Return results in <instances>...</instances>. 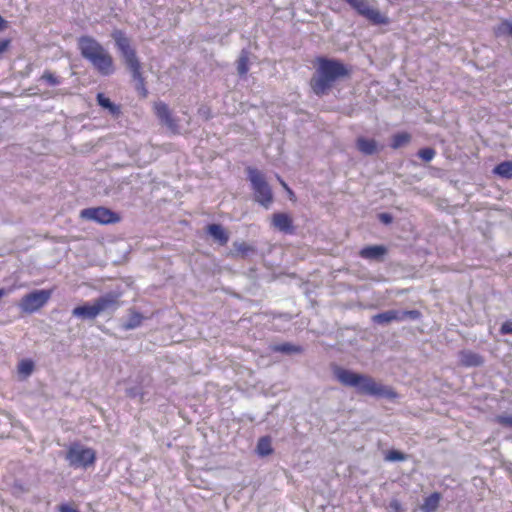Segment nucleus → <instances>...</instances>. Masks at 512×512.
<instances>
[{"mask_svg": "<svg viewBox=\"0 0 512 512\" xmlns=\"http://www.w3.org/2000/svg\"><path fill=\"white\" fill-rule=\"evenodd\" d=\"M272 225L275 229L284 234L292 235L295 232L293 220L288 213H274L272 216Z\"/></svg>", "mask_w": 512, "mask_h": 512, "instance_id": "12", "label": "nucleus"}, {"mask_svg": "<svg viewBox=\"0 0 512 512\" xmlns=\"http://www.w3.org/2000/svg\"><path fill=\"white\" fill-rule=\"evenodd\" d=\"M281 183L290 193H292V191L287 187L286 183H284L283 181H281Z\"/></svg>", "mask_w": 512, "mask_h": 512, "instance_id": "42", "label": "nucleus"}, {"mask_svg": "<svg viewBox=\"0 0 512 512\" xmlns=\"http://www.w3.org/2000/svg\"><path fill=\"white\" fill-rule=\"evenodd\" d=\"M494 34L497 37L510 36L512 37V21L503 20L499 25L494 28Z\"/></svg>", "mask_w": 512, "mask_h": 512, "instance_id": "27", "label": "nucleus"}, {"mask_svg": "<svg viewBox=\"0 0 512 512\" xmlns=\"http://www.w3.org/2000/svg\"><path fill=\"white\" fill-rule=\"evenodd\" d=\"M256 452L261 457H266L273 453L272 440L270 436H263L259 438L256 446Z\"/></svg>", "mask_w": 512, "mask_h": 512, "instance_id": "22", "label": "nucleus"}, {"mask_svg": "<svg viewBox=\"0 0 512 512\" xmlns=\"http://www.w3.org/2000/svg\"><path fill=\"white\" fill-rule=\"evenodd\" d=\"M81 56L90 62L93 68L102 76L114 73V61L110 53L93 37L81 36L78 39Z\"/></svg>", "mask_w": 512, "mask_h": 512, "instance_id": "3", "label": "nucleus"}, {"mask_svg": "<svg viewBox=\"0 0 512 512\" xmlns=\"http://www.w3.org/2000/svg\"><path fill=\"white\" fill-rule=\"evenodd\" d=\"M6 293H7V292H6V290H5L4 288H0V299H1L4 295H6Z\"/></svg>", "mask_w": 512, "mask_h": 512, "instance_id": "41", "label": "nucleus"}, {"mask_svg": "<svg viewBox=\"0 0 512 512\" xmlns=\"http://www.w3.org/2000/svg\"><path fill=\"white\" fill-rule=\"evenodd\" d=\"M247 175L254 192L255 201L266 209L269 208L273 202V193L265 176L262 172L252 167L247 168Z\"/></svg>", "mask_w": 512, "mask_h": 512, "instance_id": "5", "label": "nucleus"}, {"mask_svg": "<svg viewBox=\"0 0 512 512\" xmlns=\"http://www.w3.org/2000/svg\"><path fill=\"white\" fill-rule=\"evenodd\" d=\"M421 318V312L419 310H396L391 309L381 313H378L372 317L374 323L379 325H385L392 321L402 322L407 319L419 320Z\"/></svg>", "mask_w": 512, "mask_h": 512, "instance_id": "9", "label": "nucleus"}, {"mask_svg": "<svg viewBox=\"0 0 512 512\" xmlns=\"http://www.w3.org/2000/svg\"><path fill=\"white\" fill-rule=\"evenodd\" d=\"M249 51L242 49L237 60V72L242 77L249 71Z\"/></svg>", "mask_w": 512, "mask_h": 512, "instance_id": "23", "label": "nucleus"}, {"mask_svg": "<svg viewBox=\"0 0 512 512\" xmlns=\"http://www.w3.org/2000/svg\"><path fill=\"white\" fill-rule=\"evenodd\" d=\"M379 220L384 224H390L393 220V217L389 213H381L379 214Z\"/></svg>", "mask_w": 512, "mask_h": 512, "instance_id": "37", "label": "nucleus"}, {"mask_svg": "<svg viewBox=\"0 0 512 512\" xmlns=\"http://www.w3.org/2000/svg\"><path fill=\"white\" fill-rule=\"evenodd\" d=\"M272 352H279L286 355L300 354L303 348L300 345H295L289 342L274 344L270 347Z\"/></svg>", "mask_w": 512, "mask_h": 512, "instance_id": "20", "label": "nucleus"}, {"mask_svg": "<svg viewBox=\"0 0 512 512\" xmlns=\"http://www.w3.org/2000/svg\"><path fill=\"white\" fill-rule=\"evenodd\" d=\"M332 371L339 383L346 387L355 388L358 394L386 399L397 397V393L391 387L376 382L371 376L340 366H334Z\"/></svg>", "mask_w": 512, "mask_h": 512, "instance_id": "1", "label": "nucleus"}, {"mask_svg": "<svg viewBox=\"0 0 512 512\" xmlns=\"http://www.w3.org/2000/svg\"><path fill=\"white\" fill-rule=\"evenodd\" d=\"M81 218L90 220L98 224L107 225L120 221V216L106 207L85 208L80 212Z\"/></svg>", "mask_w": 512, "mask_h": 512, "instance_id": "10", "label": "nucleus"}, {"mask_svg": "<svg viewBox=\"0 0 512 512\" xmlns=\"http://www.w3.org/2000/svg\"><path fill=\"white\" fill-rule=\"evenodd\" d=\"M207 233L221 246H224L229 241V234L220 224H209L207 226Z\"/></svg>", "mask_w": 512, "mask_h": 512, "instance_id": "16", "label": "nucleus"}, {"mask_svg": "<svg viewBox=\"0 0 512 512\" xmlns=\"http://www.w3.org/2000/svg\"><path fill=\"white\" fill-rule=\"evenodd\" d=\"M407 459V455L403 452L395 449H391L385 456V460L395 462V461H404Z\"/></svg>", "mask_w": 512, "mask_h": 512, "instance_id": "32", "label": "nucleus"}, {"mask_svg": "<svg viewBox=\"0 0 512 512\" xmlns=\"http://www.w3.org/2000/svg\"><path fill=\"white\" fill-rule=\"evenodd\" d=\"M350 69L340 60L328 57H318L317 67L310 80V87L317 96L329 93L334 84L349 77Z\"/></svg>", "mask_w": 512, "mask_h": 512, "instance_id": "2", "label": "nucleus"}, {"mask_svg": "<svg viewBox=\"0 0 512 512\" xmlns=\"http://www.w3.org/2000/svg\"><path fill=\"white\" fill-rule=\"evenodd\" d=\"M349 4L359 15L366 18L374 25H387L389 18L383 15L378 9L369 6L367 0H344Z\"/></svg>", "mask_w": 512, "mask_h": 512, "instance_id": "8", "label": "nucleus"}, {"mask_svg": "<svg viewBox=\"0 0 512 512\" xmlns=\"http://www.w3.org/2000/svg\"><path fill=\"white\" fill-rule=\"evenodd\" d=\"M387 254V248L384 245L365 246L359 251V256L365 260L381 261Z\"/></svg>", "mask_w": 512, "mask_h": 512, "instance_id": "15", "label": "nucleus"}, {"mask_svg": "<svg viewBox=\"0 0 512 512\" xmlns=\"http://www.w3.org/2000/svg\"><path fill=\"white\" fill-rule=\"evenodd\" d=\"M69 466L77 468H87L93 465L96 460V452L92 448L85 447L79 443H72L65 456Z\"/></svg>", "mask_w": 512, "mask_h": 512, "instance_id": "6", "label": "nucleus"}, {"mask_svg": "<svg viewBox=\"0 0 512 512\" xmlns=\"http://www.w3.org/2000/svg\"><path fill=\"white\" fill-rule=\"evenodd\" d=\"M59 512H79V510L68 504H62L59 506Z\"/></svg>", "mask_w": 512, "mask_h": 512, "instance_id": "38", "label": "nucleus"}, {"mask_svg": "<svg viewBox=\"0 0 512 512\" xmlns=\"http://www.w3.org/2000/svg\"><path fill=\"white\" fill-rule=\"evenodd\" d=\"M441 500V494L434 492L424 499L421 505L422 512H435L439 506Z\"/></svg>", "mask_w": 512, "mask_h": 512, "instance_id": "21", "label": "nucleus"}, {"mask_svg": "<svg viewBox=\"0 0 512 512\" xmlns=\"http://www.w3.org/2000/svg\"><path fill=\"white\" fill-rule=\"evenodd\" d=\"M411 141V135L407 132L394 134L391 138L390 146L393 149H399Z\"/></svg>", "mask_w": 512, "mask_h": 512, "instance_id": "25", "label": "nucleus"}, {"mask_svg": "<svg viewBox=\"0 0 512 512\" xmlns=\"http://www.w3.org/2000/svg\"><path fill=\"white\" fill-rule=\"evenodd\" d=\"M51 291L46 289L34 290L25 294L18 303L19 309L23 313H34L40 310L49 301Z\"/></svg>", "mask_w": 512, "mask_h": 512, "instance_id": "7", "label": "nucleus"}, {"mask_svg": "<svg viewBox=\"0 0 512 512\" xmlns=\"http://www.w3.org/2000/svg\"><path fill=\"white\" fill-rule=\"evenodd\" d=\"M34 370V363L30 359L21 360L18 364V373L24 377H28Z\"/></svg>", "mask_w": 512, "mask_h": 512, "instance_id": "28", "label": "nucleus"}, {"mask_svg": "<svg viewBox=\"0 0 512 512\" xmlns=\"http://www.w3.org/2000/svg\"><path fill=\"white\" fill-rule=\"evenodd\" d=\"M42 80L46 81L49 86H57L60 84V80L57 76H55L52 72L46 70L42 77Z\"/></svg>", "mask_w": 512, "mask_h": 512, "instance_id": "33", "label": "nucleus"}, {"mask_svg": "<svg viewBox=\"0 0 512 512\" xmlns=\"http://www.w3.org/2000/svg\"><path fill=\"white\" fill-rule=\"evenodd\" d=\"M97 104L103 108L108 110V112L114 117L118 118L121 115V107L113 103L108 97H106L103 93H98L96 96Z\"/></svg>", "mask_w": 512, "mask_h": 512, "instance_id": "18", "label": "nucleus"}, {"mask_svg": "<svg viewBox=\"0 0 512 512\" xmlns=\"http://www.w3.org/2000/svg\"><path fill=\"white\" fill-rule=\"evenodd\" d=\"M502 335L512 334V320L505 321L500 328Z\"/></svg>", "mask_w": 512, "mask_h": 512, "instance_id": "36", "label": "nucleus"}, {"mask_svg": "<svg viewBox=\"0 0 512 512\" xmlns=\"http://www.w3.org/2000/svg\"><path fill=\"white\" fill-rule=\"evenodd\" d=\"M143 316L138 312H132L127 321L122 324L124 330H132L139 327L142 323Z\"/></svg>", "mask_w": 512, "mask_h": 512, "instance_id": "26", "label": "nucleus"}, {"mask_svg": "<svg viewBox=\"0 0 512 512\" xmlns=\"http://www.w3.org/2000/svg\"><path fill=\"white\" fill-rule=\"evenodd\" d=\"M458 356L460 365L466 368L480 367L484 364L483 356L471 350H462Z\"/></svg>", "mask_w": 512, "mask_h": 512, "instance_id": "14", "label": "nucleus"}, {"mask_svg": "<svg viewBox=\"0 0 512 512\" xmlns=\"http://www.w3.org/2000/svg\"><path fill=\"white\" fill-rule=\"evenodd\" d=\"M498 424L503 427L512 428V416L511 415H499L496 418Z\"/></svg>", "mask_w": 512, "mask_h": 512, "instance_id": "34", "label": "nucleus"}, {"mask_svg": "<svg viewBox=\"0 0 512 512\" xmlns=\"http://www.w3.org/2000/svg\"><path fill=\"white\" fill-rule=\"evenodd\" d=\"M254 251L253 247L245 242H234L232 255L246 256L248 253Z\"/></svg>", "mask_w": 512, "mask_h": 512, "instance_id": "29", "label": "nucleus"}, {"mask_svg": "<svg viewBox=\"0 0 512 512\" xmlns=\"http://www.w3.org/2000/svg\"><path fill=\"white\" fill-rule=\"evenodd\" d=\"M154 112L161 122V124L165 125L171 131L175 132L178 128L176 120L173 118L171 111L168 105L162 101H157L154 103Z\"/></svg>", "mask_w": 512, "mask_h": 512, "instance_id": "11", "label": "nucleus"}, {"mask_svg": "<svg viewBox=\"0 0 512 512\" xmlns=\"http://www.w3.org/2000/svg\"><path fill=\"white\" fill-rule=\"evenodd\" d=\"M417 155L419 158H421L423 161L425 162H430L436 155V151L434 148H431V147H425V148H421L418 152H417Z\"/></svg>", "mask_w": 512, "mask_h": 512, "instance_id": "31", "label": "nucleus"}, {"mask_svg": "<svg viewBox=\"0 0 512 512\" xmlns=\"http://www.w3.org/2000/svg\"><path fill=\"white\" fill-rule=\"evenodd\" d=\"M356 147L364 155H374L378 152V145L374 139L359 137L356 141Z\"/></svg>", "mask_w": 512, "mask_h": 512, "instance_id": "19", "label": "nucleus"}, {"mask_svg": "<svg viewBox=\"0 0 512 512\" xmlns=\"http://www.w3.org/2000/svg\"><path fill=\"white\" fill-rule=\"evenodd\" d=\"M9 45V39H0V55L8 49Z\"/></svg>", "mask_w": 512, "mask_h": 512, "instance_id": "39", "label": "nucleus"}, {"mask_svg": "<svg viewBox=\"0 0 512 512\" xmlns=\"http://www.w3.org/2000/svg\"><path fill=\"white\" fill-rule=\"evenodd\" d=\"M118 295L115 293H106L105 295L100 296L95 300V305L97 310H99V314L102 312H113L118 306Z\"/></svg>", "mask_w": 512, "mask_h": 512, "instance_id": "13", "label": "nucleus"}, {"mask_svg": "<svg viewBox=\"0 0 512 512\" xmlns=\"http://www.w3.org/2000/svg\"><path fill=\"white\" fill-rule=\"evenodd\" d=\"M389 509L391 512H403L404 508L398 499H392L389 503Z\"/></svg>", "mask_w": 512, "mask_h": 512, "instance_id": "35", "label": "nucleus"}, {"mask_svg": "<svg viewBox=\"0 0 512 512\" xmlns=\"http://www.w3.org/2000/svg\"><path fill=\"white\" fill-rule=\"evenodd\" d=\"M72 315L82 319H94L99 315V310H97L95 303L92 305L84 304L75 307L72 310Z\"/></svg>", "mask_w": 512, "mask_h": 512, "instance_id": "17", "label": "nucleus"}, {"mask_svg": "<svg viewBox=\"0 0 512 512\" xmlns=\"http://www.w3.org/2000/svg\"><path fill=\"white\" fill-rule=\"evenodd\" d=\"M7 22L4 20V18L0 15V31L4 30L6 28Z\"/></svg>", "mask_w": 512, "mask_h": 512, "instance_id": "40", "label": "nucleus"}, {"mask_svg": "<svg viewBox=\"0 0 512 512\" xmlns=\"http://www.w3.org/2000/svg\"><path fill=\"white\" fill-rule=\"evenodd\" d=\"M126 395L132 399L139 398L143 401L145 393L141 385H135L126 388Z\"/></svg>", "mask_w": 512, "mask_h": 512, "instance_id": "30", "label": "nucleus"}, {"mask_svg": "<svg viewBox=\"0 0 512 512\" xmlns=\"http://www.w3.org/2000/svg\"><path fill=\"white\" fill-rule=\"evenodd\" d=\"M494 174L504 178L512 179V161H503L495 166Z\"/></svg>", "mask_w": 512, "mask_h": 512, "instance_id": "24", "label": "nucleus"}, {"mask_svg": "<svg viewBox=\"0 0 512 512\" xmlns=\"http://www.w3.org/2000/svg\"><path fill=\"white\" fill-rule=\"evenodd\" d=\"M112 38L127 68L131 72L133 80L136 82V90L143 98L147 97L148 90L146 89L145 79L141 73V63L136 55L135 49L130 45L129 38L126 37L125 33L121 30H114Z\"/></svg>", "mask_w": 512, "mask_h": 512, "instance_id": "4", "label": "nucleus"}]
</instances>
